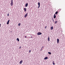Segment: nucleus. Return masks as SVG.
I'll list each match as a JSON object with an SVG mask.
<instances>
[{
    "instance_id": "4",
    "label": "nucleus",
    "mask_w": 65,
    "mask_h": 65,
    "mask_svg": "<svg viewBox=\"0 0 65 65\" xmlns=\"http://www.w3.org/2000/svg\"><path fill=\"white\" fill-rule=\"evenodd\" d=\"M28 3H27L25 4V7H27L28 6Z\"/></svg>"
},
{
    "instance_id": "7",
    "label": "nucleus",
    "mask_w": 65,
    "mask_h": 65,
    "mask_svg": "<svg viewBox=\"0 0 65 65\" xmlns=\"http://www.w3.org/2000/svg\"><path fill=\"white\" fill-rule=\"evenodd\" d=\"M24 9L25 11V12H26V10H27V9L26 8H24Z\"/></svg>"
},
{
    "instance_id": "14",
    "label": "nucleus",
    "mask_w": 65,
    "mask_h": 65,
    "mask_svg": "<svg viewBox=\"0 0 65 65\" xmlns=\"http://www.w3.org/2000/svg\"><path fill=\"white\" fill-rule=\"evenodd\" d=\"M48 41H50V37H48Z\"/></svg>"
},
{
    "instance_id": "20",
    "label": "nucleus",
    "mask_w": 65,
    "mask_h": 65,
    "mask_svg": "<svg viewBox=\"0 0 65 65\" xmlns=\"http://www.w3.org/2000/svg\"><path fill=\"white\" fill-rule=\"evenodd\" d=\"M46 27H47V26H46L45 27V28L46 29Z\"/></svg>"
},
{
    "instance_id": "28",
    "label": "nucleus",
    "mask_w": 65,
    "mask_h": 65,
    "mask_svg": "<svg viewBox=\"0 0 65 65\" xmlns=\"http://www.w3.org/2000/svg\"><path fill=\"white\" fill-rule=\"evenodd\" d=\"M52 20H53V21H54V19H53V18Z\"/></svg>"
},
{
    "instance_id": "29",
    "label": "nucleus",
    "mask_w": 65,
    "mask_h": 65,
    "mask_svg": "<svg viewBox=\"0 0 65 65\" xmlns=\"http://www.w3.org/2000/svg\"><path fill=\"white\" fill-rule=\"evenodd\" d=\"M1 27V24L0 23V27Z\"/></svg>"
},
{
    "instance_id": "16",
    "label": "nucleus",
    "mask_w": 65,
    "mask_h": 65,
    "mask_svg": "<svg viewBox=\"0 0 65 65\" xmlns=\"http://www.w3.org/2000/svg\"><path fill=\"white\" fill-rule=\"evenodd\" d=\"M48 54H49V55H51V53L50 52H48Z\"/></svg>"
},
{
    "instance_id": "19",
    "label": "nucleus",
    "mask_w": 65,
    "mask_h": 65,
    "mask_svg": "<svg viewBox=\"0 0 65 65\" xmlns=\"http://www.w3.org/2000/svg\"><path fill=\"white\" fill-rule=\"evenodd\" d=\"M21 23H19L18 24V26H20V25H21Z\"/></svg>"
},
{
    "instance_id": "1",
    "label": "nucleus",
    "mask_w": 65,
    "mask_h": 65,
    "mask_svg": "<svg viewBox=\"0 0 65 65\" xmlns=\"http://www.w3.org/2000/svg\"><path fill=\"white\" fill-rule=\"evenodd\" d=\"M10 5L11 6L13 5V0H11Z\"/></svg>"
},
{
    "instance_id": "13",
    "label": "nucleus",
    "mask_w": 65,
    "mask_h": 65,
    "mask_svg": "<svg viewBox=\"0 0 65 65\" xmlns=\"http://www.w3.org/2000/svg\"><path fill=\"white\" fill-rule=\"evenodd\" d=\"M51 30H53V27L52 26V27H51Z\"/></svg>"
},
{
    "instance_id": "23",
    "label": "nucleus",
    "mask_w": 65,
    "mask_h": 65,
    "mask_svg": "<svg viewBox=\"0 0 65 65\" xmlns=\"http://www.w3.org/2000/svg\"><path fill=\"white\" fill-rule=\"evenodd\" d=\"M19 48L20 49V48H21V46H20L19 47Z\"/></svg>"
},
{
    "instance_id": "25",
    "label": "nucleus",
    "mask_w": 65,
    "mask_h": 65,
    "mask_svg": "<svg viewBox=\"0 0 65 65\" xmlns=\"http://www.w3.org/2000/svg\"><path fill=\"white\" fill-rule=\"evenodd\" d=\"M30 37H31V38H32V36H30Z\"/></svg>"
},
{
    "instance_id": "27",
    "label": "nucleus",
    "mask_w": 65,
    "mask_h": 65,
    "mask_svg": "<svg viewBox=\"0 0 65 65\" xmlns=\"http://www.w3.org/2000/svg\"><path fill=\"white\" fill-rule=\"evenodd\" d=\"M42 47H42V48H41V50H42Z\"/></svg>"
},
{
    "instance_id": "3",
    "label": "nucleus",
    "mask_w": 65,
    "mask_h": 65,
    "mask_svg": "<svg viewBox=\"0 0 65 65\" xmlns=\"http://www.w3.org/2000/svg\"><path fill=\"white\" fill-rule=\"evenodd\" d=\"M28 13H27L25 15H24V17L26 18V17L28 16Z\"/></svg>"
},
{
    "instance_id": "18",
    "label": "nucleus",
    "mask_w": 65,
    "mask_h": 65,
    "mask_svg": "<svg viewBox=\"0 0 65 65\" xmlns=\"http://www.w3.org/2000/svg\"><path fill=\"white\" fill-rule=\"evenodd\" d=\"M57 22H58V21H55V24H57Z\"/></svg>"
},
{
    "instance_id": "5",
    "label": "nucleus",
    "mask_w": 65,
    "mask_h": 65,
    "mask_svg": "<svg viewBox=\"0 0 65 65\" xmlns=\"http://www.w3.org/2000/svg\"><path fill=\"white\" fill-rule=\"evenodd\" d=\"M10 21V20H8V21L7 23V25H8V24H9V23Z\"/></svg>"
},
{
    "instance_id": "26",
    "label": "nucleus",
    "mask_w": 65,
    "mask_h": 65,
    "mask_svg": "<svg viewBox=\"0 0 65 65\" xmlns=\"http://www.w3.org/2000/svg\"><path fill=\"white\" fill-rule=\"evenodd\" d=\"M25 38H26V37H27L25 36Z\"/></svg>"
},
{
    "instance_id": "2",
    "label": "nucleus",
    "mask_w": 65,
    "mask_h": 65,
    "mask_svg": "<svg viewBox=\"0 0 65 65\" xmlns=\"http://www.w3.org/2000/svg\"><path fill=\"white\" fill-rule=\"evenodd\" d=\"M37 34L38 35H40L42 34V33L40 32H39L37 33Z\"/></svg>"
},
{
    "instance_id": "15",
    "label": "nucleus",
    "mask_w": 65,
    "mask_h": 65,
    "mask_svg": "<svg viewBox=\"0 0 65 65\" xmlns=\"http://www.w3.org/2000/svg\"><path fill=\"white\" fill-rule=\"evenodd\" d=\"M17 40L18 41H19V38H17Z\"/></svg>"
},
{
    "instance_id": "21",
    "label": "nucleus",
    "mask_w": 65,
    "mask_h": 65,
    "mask_svg": "<svg viewBox=\"0 0 65 65\" xmlns=\"http://www.w3.org/2000/svg\"><path fill=\"white\" fill-rule=\"evenodd\" d=\"M7 16H9V13L7 14Z\"/></svg>"
},
{
    "instance_id": "30",
    "label": "nucleus",
    "mask_w": 65,
    "mask_h": 65,
    "mask_svg": "<svg viewBox=\"0 0 65 65\" xmlns=\"http://www.w3.org/2000/svg\"><path fill=\"white\" fill-rule=\"evenodd\" d=\"M53 21V22H55V21H54V20Z\"/></svg>"
},
{
    "instance_id": "6",
    "label": "nucleus",
    "mask_w": 65,
    "mask_h": 65,
    "mask_svg": "<svg viewBox=\"0 0 65 65\" xmlns=\"http://www.w3.org/2000/svg\"><path fill=\"white\" fill-rule=\"evenodd\" d=\"M57 43H59V39H57Z\"/></svg>"
},
{
    "instance_id": "8",
    "label": "nucleus",
    "mask_w": 65,
    "mask_h": 65,
    "mask_svg": "<svg viewBox=\"0 0 65 65\" xmlns=\"http://www.w3.org/2000/svg\"><path fill=\"white\" fill-rule=\"evenodd\" d=\"M56 15H55V14H54V19H56Z\"/></svg>"
},
{
    "instance_id": "24",
    "label": "nucleus",
    "mask_w": 65,
    "mask_h": 65,
    "mask_svg": "<svg viewBox=\"0 0 65 65\" xmlns=\"http://www.w3.org/2000/svg\"><path fill=\"white\" fill-rule=\"evenodd\" d=\"M40 7V6H39L38 7V8H39Z\"/></svg>"
},
{
    "instance_id": "10",
    "label": "nucleus",
    "mask_w": 65,
    "mask_h": 65,
    "mask_svg": "<svg viewBox=\"0 0 65 65\" xmlns=\"http://www.w3.org/2000/svg\"><path fill=\"white\" fill-rule=\"evenodd\" d=\"M48 59V57H46L44 58V60H45L46 59Z\"/></svg>"
},
{
    "instance_id": "9",
    "label": "nucleus",
    "mask_w": 65,
    "mask_h": 65,
    "mask_svg": "<svg viewBox=\"0 0 65 65\" xmlns=\"http://www.w3.org/2000/svg\"><path fill=\"white\" fill-rule=\"evenodd\" d=\"M22 62H23V60H21L20 62V64H22Z\"/></svg>"
},
{
    "instance_id": "22",
    "label": "nucleus",
    "mask_w": 65,
    "mask_h": 65,
    "mask_svg": "<svg viewBox=\"0 0 65 65\" xmlns=\"http://www.w3.org/2000/svg\"><path fill=\"white\" fill-rule=\"evenodd\" d=\"M31 50H29V53H31Z\"/></svg>"
},
{
    "instance_id": "12",
    "label": "nucleus",
    "mask_w": 65,
    "mask_h": 65,
    "mask_svg": "<svg viewBox=\"0 0 65 65\" xmlns=\"http://www.w3.org/2000/svg\"><path fill=\"white\" fill-rule=\"evenodd\" d=\"M38 4L39 6H40V2H38Z\"/></svg>"
},
{
    "instance_id": "11",
    "label": "nucleus",
    "mask_w": 65,
    "mask_h": 65,
    "mask_svg": "<svg viewBox=\"0 0 65 65\" xmlns=\"http://www.w3.org/2000/svg\"><path fill=\"white\" fill-rule=\"evenodd\" d=\"M58 13V11H56V12L55 13V15L56 14H57Z\"/></svg>"
},
{
    "instance_id": "17",
    "label": "nucleus",
    "mask_w": 65,
    "mask_h": 65,
    "mask_svg": "<svg viewBox=\"0 0 65 65\" xmlns=\"http://www.w3.org/2000/svg\"><path fill=\"white\" fill-rule=\"evenodd\" d=\"M53 65H55V63H54V61H53Z\"/></svg>"
}]
</instances>
